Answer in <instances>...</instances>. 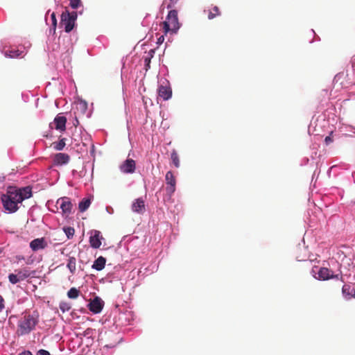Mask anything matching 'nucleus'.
I'll return each instance as SVG.
<instances>
[{"label":"nucleus","instance_id":"f257e3e1","mask_svg":"<svg viewBox=\"0 0 355 355\" xmlns=\"http://www.w3.org/2000/svg\"><path fill=\"white\" fill-rule=\"evenodd\" d=\"M1 201L5 209L13 213L18 210V205L22 202V198L17 194L16 188H10L6 194L2 195Z\"/></svg>","mask_w":355,"mask_h":355},{"label":"nucleus","instance_id":"f03ea898","mask_svg":"<svg viewBox=\"0 0 355 355\" xmlns=\"http://www.w3.org/2000/svg\"><path fill=\"white\" fill-rule=\"evenodd\" d=\"M38 322L37 317L31 314H25L18 322L17 334L24 336L32 331Z\"/></svg>","mask_w":355,"mask_h":355},{"label":"nucleus","instance_id":"7ed1b4c3","mask_svg":"<svg viewBox=\"0 0 355 355\" xmlns=\"http://www.w3.org/2000/svg\"><path fill=\"white\" fill-rule=\"evenodd\" d=\"M180 27L178 21V12L175 10H171L168 12L166 21L162 22L164 32L166 34L168 32L176 33Z\"/></svg>","mask_w":355,"mask_h":355},{"label":"nucleus","instance_id":"20e7f679","mask_svg":"<svg viewBox=\"0 0 355 355\" xmlns=\"http://www.w3.org/2000/svg\"><path fill=\"white\" fill-rule=\"evenodd\" d=\"M76 18V12H69L67 10L62 12L61 15V24L64 26L65 32L69 33L72 31L74 27Z\"/></svg>","mask_w":355,"mask_h":355},{"label":"nucleus","instance_id":"39448f33","mask_svg":"<svg viewBox=\"0 0 355 355\" xmlns=\"http://www.w3.org/2000/svg\"><path fill=\"white\" fill-rule=\"evenodd\" d=\"M318 277H316L319 280L326 281L330 279H335L340 280L342 282H344L343 275L340 274H334V272L328 268L321 267L318 269Z\"/></svg>","mask_w":355,"mask_h":355},{"label":"nucleus","instance_id":"423d86ee","mask_svg":"<svg viewBox=\"0 0 355 355\" xmlns=\"http://www.w3.org/2000/svg\"><path fill=\"white\" fill-rule=\"evenodd\" d=\"M89 234L90 246L94 249L99 248L102 244V241L104 240L101 232L99 230H92L89 232Z\"/></svg>","mask_w":355,"mask_h":355},{"label":"nucleus","instance_id":"0eeeda50","mask_svg":"<svg viewBox=\"0 0 355 355\" xmlns=\"http://www.w3.org/2000/svg\"><path fill=\"white\" fill-rule=\"evenodd\" d=\"M56 204L60 205V207L62 209V212L64 216H68L69 214H71L73 204L71 203L69 198H60L57 200Z\"/></svg>","mask_w":355,"mask_h":355},{"label":"nucleus","instance_id":"6e6552de","mask_svg":"<svg viewBox=\"0 0 355 355\" xmlns=\"http://www.w3.org/2000/svg\"><path fill=\"white\" fill-rule=\"evenodd\" d=\"M165 180L166 184V193L171 196L175 192L176 186V179L171 171H168L166 173Z\"/></svg>","mask_w":355,"mask_h":355},{"label":"nucleus","instance_id":"1a4fd4ad","mask_svg":"<svg viewBox=\"0 0 355 355\" xmlns=\"http://www.w3.org/2000/svg\"><path fill=\"white\" fill-rule=\"evenodd\" d=\"M104 306V302L99 297H95L88 304V308L90 311L94 313H99Z\"/></svg>","mask_w":355,"mask_h":355},{"label":"nucleus","instance_id":"9d476101","mask_svg":"<svg viewBox=\"0 0 355 355\" xmlns=\"http://www.w3.org/2000/svg\"><path fill=\"white\" fill-rule=\"evenodd\" d=\"M136 169L135 161L132 159H127L120 166V170L124 173H133Z\"/></svg>","mask_w":355,"mask_h":355},{"label":"nucleus","instance_id":"9b49d317","mask_svg":"<svg viewBox=\"0 0 355 355\" xmlns=\"http://www.w3.org/2000/svg\"><path fill=\"white\" fill-rule=\"evenodd\" d=\"M132 211L139 214H143L146 211L145 201L142 198L135 199L132 204Z\"/></svg>","mask_w":355,"mask_h":355},{"label":"nucleus","instance_id":"f8f14e48","mask_svg":"<svg viewBox=\"0 0 355 355\" xmlns=\"http://www.w3.org/2000/svg\"><path fill=\"white\" fill-rule=\"evenodd\" d=\"M70 160V156L68 154L58 153L53 157V164L56 166L67 164Z\"/></svg>","mask_w":355,"mask_h":355},{"label":"nucleus","instance_id":"ddd939ff","mask_svg":"<svg viewBox=\"0 0 355 355\" xmlns=\"http://www.w3.org/2000/svg\"><path fill=\"white\" fill-rule=\"evenodd\" d=\"M67 118L58 114L54 119L55 128L56 130L64 132L66 130Z\"/></svg>","mask_w":355,"mask_h":355},{"label":"nucleus","instance_id":"4468645a","mask_svg":"<svg viewBox=\"0 0 355 355\" xmlns=\"http://www.w3.org/2000/svg\"><path fill=\"white\" fill-rule=\"evenodd\" d=\"M158 95L164 101H167L172 96V89L168 86L160 85L158 88Z\"/></svg>","mask_w":355,"mask_h":355},{"label":"nucleus","instance_id":"2eb2a0df","mask_svg":"<svg viewBox=\"0 0 355 355\" xmlns=\"http://www.w3.org/2000/svg\"><path fill=\"white\" fill-rule=\"evenodd\" d=\"M47 243L44 238L35 239L30 243V247L33 251L44 249L46 247Z\"/></svg>","mask_w":355,"mask_h":355},{"label":"nucleus","instance_id":"dca6fc26","mask_svg":"<svg viewBox=\"0 0 355 355\" xmlns=\"http://www.w3.org/2000/svg\"><path fill=\"white\" fill-rule=\"evenodd\" d=\"M17 193L18 195H20L22 201L32 196V190L30 187H26L19 189H17Z\"/></svg>","mask_w":355,"mask_h":355},{"label":"nucleus","instance_id":"f3484780","mask_svg":"<svg viewBox=\"0 0 355 355\" xmlns=\"http://www.w3.org/2000/svg\"><path fill=\"white\" fill-rule=\"evenodd\" d=\"M106 259L103 257L101 256L98 257L94 262L92 265V268L96 270H102L105 266Z\"/></svg>","mask_w":355,"mask_h":355},{"label":"nucleus","instance_id":"a211bd4d","mask_svg":"<svg viewBox=\"0 0 355 355\" xmlns=\"http://www.w3.org/2000/svg\"><path fill=\"white\" fill-rule=\"evenodd\" d=\"M67 268L70 272L73 275L76 270V259L74 257H69L67 260Z\"/></svg>","mask_w":355,"mask_h":355},{"label":"nucleus","instance_id":"6ab92c4d","mask_svg":"<svg viewBox=\"0 0 355 355\" xmlns=\"http://www.w3.org/2000/svg\"><path fill=\"white\" fill-rule=\"evenodd\" d=\"M353 288L349 284H344L342 287V293L347 299L352 298Z\"/></svg>","mask_w":355,"mask_h":355},{"label":"nucleus","instance_id":"aec40b11","mask_svg":"<svg viewBox=\"0 0 355 355\" xmlns=\"http://www.w3.org/2000/svg\"><path fill=\"white\" fill-rule=\"evenodd\" d=\"M91 200L89 198H83L78 205V209L80 212L85 211L90 206Z\"/></svg>","mask_w":355,"mask_h":355},{"label":"nucleus","instance_id":"412c9836","mask_svg":"<svg viewBox=\"0 0 355 355\" xmlns=\"http://www.w3.org/2000/svg\"><path fill=\"white\" fill-rule=\"evenodd\" d=\"M65 141L66 139L62 138L58 142H53L52 146L55 150H62L66 145Z\"/></svg>","mask_w":355,"mask_h":355},{"label":"nucleus","instance_id":"4be33fe9","mask_svg":"<svg viewBox=\"0 0 355 355\" xmlns=\"http://www.w3.org/2000/svg\"><path fill=\"white\" fill-rule=\"evenodd\" d=\"M220 15V12L218 6H214L211 10L209 11L208 14V18L209 19H213L217 16Z\"/></svg>","mask_w":355,"mask_h":355},{"label":"nucleus","instance_id":"5701e85b","mask_svg":"<svg viewBox=\"0 0 355 355\" xmlns=\"http://www.w3.org/2000/svg\"><path fill=\"white\" fill-rule=\"evenodd\" d=\"M15 272H17L16 275L18 276L20 282L24 280L30 276V272L27 270H17Z\"/></svg>","mask_w":355,"mask_h":355},{"label":"nucleus","instance_id":"b1692460","mask_svg":"<svg viewBox=\"0 0 355 355\" xmlns=\"http://www.w3.org/2000/svg\"><path fill=\"white\" fill-rule=\"evenodd\" d=\"M79 294L80 291L74 287L70 288L67 292V296L71 299H76L79 296Z\"/></svg>","mask_w":355,"mask_h":355},{"label":"nucleus","instance_id":"393cba45","mask_svg":"<svg viewBox=\"0 0 355 355\" xmlns=\"http://www.w3.org/2000/svg\"><path fill=\"white\" fill-rule=\"evenodd\" d=\"M171 158L175 166L178 168L180 166V159L175 150L172 151Z\"/></svg>","mask_w":355,"mask_h":355},{"label":"nucleus","instance_id":"a878e982","mask_svg":"<svg viewBox=\"0 0 355 355\" xmlns=\"http://www.w3.org/2000/svg\"><path fill=\"white\" fill-rule=\"evenodd\" d=\"M63 231L64 232L67 239H71L74 234H75V230L73 227H64Z\"/></svg>","mask_w":355,"mask_h":355},{"label":"nucleus","instance_id":"bb28decb","mask_svg":"<svg viewBox=\"0 0 355 355\" xmlns=\"http://www.w3.org/2000/svg\"><path fill=\"white\" fill-rule=\"evenodd\" d=\"M76 109L80 110L81 112L85 113L87 109V104L85 101H80L76 104Z\"/></svg>","mask_w":355,"mask_h":355},{"label":"nucleus","instance_id":"cd10ccee","mask_svg":"<svg viewBox=\"0 0 355 355\" xmlns=\"http://www.w3.org/2000/svg\"><path fill=\"white\" fill-rule=\"evenodd\" d=\"M21 53L22 52H20L19 50H10L6 52V55L15 58L20 56Z\"/></svg>","mask_w":355,"mask_h":355},{"label":"nucleus","instance_id":"c85d7f7f","mask_svg":"<svg viewBox=\"0 0 355 355\" xmlns=\"http://www.w3.org/2000/svg\"><path fill=\"white\" fill-rule=\"evenodd\" d=\"M8 279L9 282L12 284H15L20 282V280L18 278V276L16 274L13 273H11L8 275Z\"/></svg>","mask_w":355,"mask_h":355},{"label":"nucleus","instance_id":"c756f323","mask_svg":"<svg viewBox=\"0 0 355 355\" xmlns=\"http://www.w3.org/2000/svg\"><path fill=\"white\" fill-rule=\"evenodd\" d=\"M70 6L73 9H77L81 5L80 0H69Z\"/></svg>","mask_w":355,"mask_h":355},{"label":"nucleus","instance_id":"7c9ffc66","mask_svg":"<svg viewBox=\"0 0 355 355\" xmlns=\"http://www.w3.org/2000/svg\"><path fill=\"white\" fill-rule=\"evenodd\" d=\"M60 309L62 311V312H65L69 311L71 306L67 302H62L60 304Z\"/></svg>","mask_w":355,"mask_h":355},{"label":"nucleus","instance_id":"2f4dec72","mask_svg":"<svg viewBox=\"0 0 355 355\" xmlns=\"http://www.w3.org/2000/svg\"><path fill=\"white\" fill-rule=\"evenodd\" d=\"M179 0H170V2L167 5V8H173L178 1Z\"/></svg>","mask_w":355,"mask_h":355},{"label":"nucleus","instance_id":"473e14b6","mask_svg":"<svg viewBox=\"0 0 355 355\" xmlns=\"http://www.w3.org/2000/svg\"><path fill=\"white\" fill-rule=\"evenodd\" d=\"M324 142L327 145H329L333 142V139L331 138V135L327 136L325 137Z\"/></svg>","mask_w":355,"mask_h":355},{"label":"nucleus","instance_id":"72a5a7b5","mask_svg":"<svg viewBox=\"0 0 355 355\" xmlns=\"http://www.w3.org/2000/svg\"><path fill=\"white\" fill-rule=\"evenodd\" d=\"M37 355H50V353L45 349H40L37 353Z\"/></svg>","mask_w":355,"mask_h":355},{"label":"nucleus","instance_id":"f704fd0d","mask_svg":"<svg viewBox=\"0 0 355 355\" xmlns=\"http://www.w3.org/2000/svg\"><path fill=\"white\" fill-rule=\"evenodd\" d=\"M4 300L1 295H0V312L4 309Z\"/></svg>","mask_w":355,"mask_h":355},{"label":"nucleus","instance_id":"c9c22d12","mask_svg":"<svg viewBox=\"0 0 355 355\" xmlns=\"http://www.w3.org/2000/svg\"><path fill=\"white\" fill-rule=\"evenodd\" d=\"M51 20H52V23L54 26H56V24H57V19H56V17H55V14L54 12H53L51 15Z\"/></svg>","mask_w":355,"mask_h":355},{"label":"nucleus","instance_id":"e433bc0d","mask_svg":"<svg viewBox=\"0 0 355 355\" xmlns=\"http://www.w3.org/2000/svg\"><path fill=\"white\" fill-rule=\"evenodd\" d=\"M164 41V35H161L158 40H157V44H162Z\"/></svg>","mask_w":355,"mask_h":355},{"label":"nucleus","instance_id":"4c0bfd02","mask_svg":"<svg viewBox=\"0 0 355 355\" xmlns=\"http://www.w3.org/2000/svg\"><path fill=\"white\" fill-rule=\"evenodd\" d=\"M19 355H33L30 351H24L20 353Z\"/></svg>","mask_w":355,"mask_h":355},{"label":"nucleus","instance_id":"58836bf2","mask_svg":"<svg viewBox=\"0 0 355 355\" xmlns=\"http://www.w3.org/2000/svg\"><path fill=\"white\" fill-rule=\"evenodd\" d=\"M150 58H145V62L146 63V67H150Z\"/></svg>","mask_w":355,"mask_h":355},{"label":"nucleus","instance_id":"ea45409f","mask_svg":"<svg viewBox=\"0 0 355 355\" xmlns=\"http://www.w3.org/2000/svg\"><path fill=\"white\" fill-rule=\"evenodd\" d=\"M5 179V177L2 175H0V182H3Z\"/></svg>","mask_w":355,"mask_h":355},{"label":"nucleus","instance_id":"a19ab883","mask_svg":"<svg viewBox=\"0 0 355 355\" xmlns=\"http://www.w3.org/2000/svg\"><path fill=\"white\" fill-rule=\"evenodd\" d=\"M352 297L355 298V288L353 289V293H352Z\"/></svg>","mask_w":355,"mask_h":355},{"label":"nucleus","instance_id":"79ce46f5","mask_svg":"<svg viewBox=\"0 0 355 355\" xmlns=\"http://www.w3.org/2000/svg\"><path fill=\"white\" fill-rule=\"evenodd\" d=\"M318 268L317 266L313 267V269H312V272H315V269H318Z\"/></svg>","mask_w":355,"mask_h":355},{"label":"nucleus","instance_id":"37998d69","mask_svg":"<svg viewBox=\"0 0 355 355\" xmlns=\"http://www.w3.org/2000/svg\"><path fill=\"white\" fill-rule=\"evenodd\" d=\"M75 123H74V125L76 126L78 124V121L77 119H76Z\"/></svg>","mask_w":355,"mask_h":355},{"label":"nucleus","instance_id":"c03bdc74","mask_svg":"<svg viewBox=\"0 0 355 355\" xmlns=\"http://www.w3.org/2000/svg\"><path fill=\"white\" fill-rule=\"evenodd\" d=\"M75 123H74V125L76 126L78 124V121L77 119H76Z\"/></svg>","mask_w":355,"mask_h":355}]
</instances>
